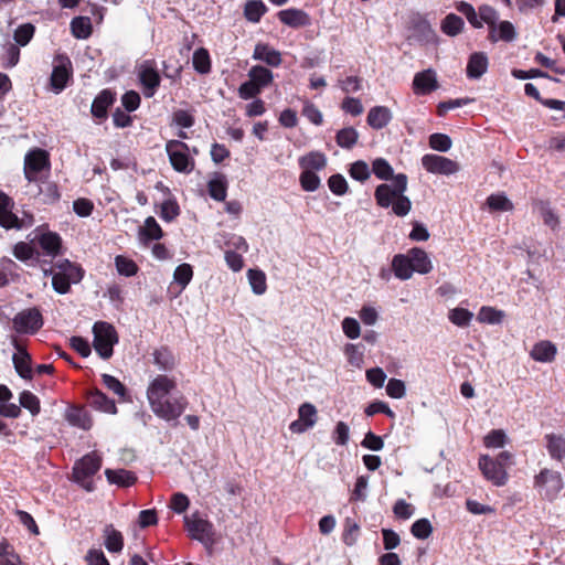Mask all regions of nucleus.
I'll return each instance as SVG.
<instances>
[{
  "mask_svg": "<svg viewBox=\"0 0 565 565\" xmlns=\"http://www.w3.org/2000/svg\"><path fill=\"white\" fill-rule=\"evenodd\" d=\"M178 388L174 376L158 374L147 387V399L152 413L166 420H177L188 408L189 401L180 392L173 394Z\"/></svg>",
  "mask_w": 565,
  "mask_h": 565,
  "instance_id": "nucleus-1",
  "label": "nucleus"
},
{
  "mask_svg": "<svg viewBox=\"0 0 565 565\" xmlns=\"http://www.w3.org/2000/svg\"><path fill=\"white\" fill-rule=\"evenodd\" d=\"M100 468L102 457L96 451H92L74 463L73 479L86 491L92 492L95 490L92 478L100 470Z\"/></svg>",
  "mask_w": 565,
  "mask_h": 565,
  "instance_id": "nucleus-2",
  "label": "nucleus"
},
{
  "mask_svg": "<svg viewBox=\"0 0 565 565\" xmlns=\"http://www.w3.org/2000/svg\"><path fill=\"white\" fill-rule=\"evenodd\" d=\"M93 347L97 354L108 360L114 354V345L118 343V333L115 327L105 321H97L93 326Z\"/></svg>",
  "mask_w": 565,
  "mask_h": 565,
  "instance_id": "nucleus-3",
  "label": "nucleus"
},
{
  "mask_svg": "<svg viewBox=\"0 0 565 565\" xmlns=\"http://www.w3.org/2000/svg\"><path fill=\"white\" fill-rule=\"evenodd\" d=\"M51 171L50 154L46 150L34 148L26 152L24 157V178L28 182H43L42 173L49 174Z\"/></svg>",
  "mask_w": 565,
  "mask_h": 565,
  "instance_id": "nucleus-4",
  "label": "nucleus"
},
{
  "mask_svg": "<svg viewBox=\"0 0 565 565\" xmlns=\"http://www.w3.org/2000/svg\"><path fill=\"white\" fill-rule=\"evenodd\" d=\"M166 152L172 168L180 173H191L194 170L195 161L190 156L189 146L182 140H168Z\"/></svg>",
  "mask_w": 565,
  "mask_h": 565,
  "instance_id": "nucleus-5",
  "label": "nucleus"
},
{
  "mask_svg": "<svg viewBox=\"0 0 565 565\" xmlns=\"http://www.w3.org/2000/svg\"><path fill=\"white\" fill-rule=\"evenodd\" d=\"M44 324L39 308H28L18 312L12 319V328L20 334H35Z\"/></svg>",
  "mask_w": 565,
  "mask_h": 565,
  "instance_id": "nucleus-6",
  "label": "nucleus"
},
{
  "mask_svg": "<svg viewBox=\"0 0 565 565\" xmlns=\"http://www.w3.org/2000/svg\"><path fill=\"white\" fill-rule=\"evenodd\" d=\"M563 479L559 472L542 469L539 475L534 477V488L539 493L547 500H553L563 489Z\"/></svg>",
  "mask_w": 565,
  "mask_h": 565,
  "instance_id": "nucleus-7",
  "label": "nucleus"
},
{
  "mask_svg": "<svg viewBox=\"0 0 565 565\" xmlns=\"http://www.w3.org/2000/svg\"><path fill=\"white\" fill-rule=\"evenodd\" d=\"M478 467L486 480L495 487H503L509 481V472L501 468L489 455H480Z\"/></svg>",
  "mask_w": 565,
  "mask_h": 565,
  "instance_id": "nucleus-8",
  "label": "nucleus"
},
{
  "mask_svg": "<svg viewBox=\"0 0 565 565\" xmlns=\"http://www.w3.org/2000/svg\"><path fill=\"white\" fill-rule=\"evenodd\" d=\"M424 169L435 174H454L459 170L456 161L438 154H425L422 158Z\"/></svg>",
  "mask_w": 565,
  "mask_h": 565,
  "instance_id": "nucleus-9",
  "label": "nucleus"
},
{
  "mask_svg": "<svg viewBox=\"0 0 565 565\" xmlns=\"http://www.w3.org/2000/svg\"><path fill=\"white\" fill-rule=\"evenodd\" d=\"M73 67L72 62L67 56H58V64L54 65L50 84L55 93H61L72 78Z\"/></svg>",
  "mask_w": 565,
  "mask_h": 565,
  "instance_id": "nucleus-10",
  "label": "nucleus"
},
{
  "mask_svg": "<svg viewBox=\"0 0 565 565\" xmlns=\"http://www.w3.org/2000/svg\"><path fill=\"white\" fill-rule=\"evenodd\" d=\"M185 526L191 539L204 544L213 541L214 529L209 520L193 515L192 519L185 518Z\"/></svg>",
  "mask_w": 565,
  "mask_h": 565,
  "instance_id": "nucleus-11",
  "label": "nucleus"
},
{
  "mask_svg": "<svg viewBox=\"0 0 565 565\" xmlns=\"http://www.w3.org/2000/svg\"><path fill=\"white\" fill-rule=\"evenodd\" d=\"M317 423V408L311 403H303L298 409V419L289 425V429L294 434H302L312 428Z\"/></svg>",
  "mask_w": 565,
  "mask_h": 565,
  "instance_id": "nucleus-12",
  "label": "nucleus"
},
{
  "mask_svg": "<svg viewBox=\"0 0 565 565\" xmlns=\"http://www.w3.org/2000/svg\"><path fill=\"white\" fill-rule=\"evenodd\" d=\"M42 254L55 258L62 254L63 241L58 233L47 231L35 237Z\"/></svg>",
  "mask_w": 565,
  "mask_h": 565,
  "instance_id": "nucleus-13",
  "label": "nucleus"
},
{
  "mask_svg": "<svg viewBox=\"0 0 565 565\" xmlns=\"http://www.w3.org/2000/svg\"><path fill=\"white\" fill-rule=\"evenodd\" d=\"M13 345L17 352L12 356V362L17 373L24 380H31L33 376L31 355L17 339H13Z\"/></svg>",
  "mask_w": 565,
  "mask_h": 565,
  "instance_id": "nucleus-14",
  "label": "nucleus"
},
{
  "mask_svg": "<svg viewBox=\"0 0 565 565\" xmlns=\"http://www.w3.org/2000/svg\"><path fill=\"white\" fill-rule=\"evenodd\" d=\"M86 401L92 408L98 412L113 415L117 414V406L115 401L110 399L97 387L90 388L86 392Z\"/></svg>",
  "mask_w": 565,
  "mask_h": 565,
  "instance_id": "nucleus-15",
  "label": "nucleus"
},
{
  "mask_svg": "<svg viewBox=\"0 0 565 565\" xmlns=\"http://www.w3.org/2000/svg\"><path fill=\"white\" fill-rule=\"evenodd\" d=\"M277 18L282 24L292 29L305 28L311 24L309 14L297 8L280 10L277 13Z\"/></svg>",
  "mask_w": 565,
  "mask_h": 565,
  "instance_id": "nucleus-16",
  "label": "nucleus"
},
{
  "mask_svg": "<svg viewBox=\"0 0 565 565\" xmlns=\"http://www.w3.org/2000/svg\"><path fill=\"white\" fill-rule=\"evenodd\" d=\"M115 102V92L109 88L102 89L92 103V115L97 119H106L108 116V108L113 106Z\"/></svg>",
  "mask_w": 565,
  "mask_h": 565,
  "instance_id": "nucleus-17",
  "label": "nucleus"
},
{
  "mask_svg": "<svg viewBox=\"0 0 565 565\" xmlns=\"http://www.w3.org/2000/svg\"><path fill=\"white\" fill-rule=\"evenodd\" d=\"M436 74L431 68L418 72L413 79V90L416 95H428L438 88Z\"/></svg>",
  "mask_w": 565,
  "mask_h": 565,
  "instance_id": "nucleus-18",
  "label": "nucleus"
},
{
  "mask_svg": "<svg viewBox=\"0 0 565 565\" xmlns=\"http://www.w3.org/2000/svg\"><path fill=\"white\" fill-rule=\"evenodd\" d=\"M65 419L75 427L89 430L93 427V417L84 406L72 405L66 409Z\"/></svg>",
  "mask_w": 565,
  "mask_h": 565,
  "instance_id": "nucleus-19",
  "label": "nucleus"
},
{
  "mask_svg": "<svg viewBox=\"0 0 565 565\" xmlns=\"http://www.w3.org/2000/svg\"><path fill=\"white\" fill-rule=\"evenodd\" d=\"M253 58L262 61L270 67H278L282 63L281 53L267 43H257L253 52Z\"/></svg>",
  "mask_w": 565,
  "mask_h": 565,
  "instance_id": "nucleus-20",
  "label": "nucleus"
},
{
  "mask_svg": "<svg viewBox=\"0 0 565 565\" xmlns=\"http://www.w3.org/2000/svg\"><path fill=\"white\" fill-rule=\"evenodd\" d=\"M139 81L143 87L145 96L152 97L160 86L161 77L154 67L143 66L139 72Z\"/></svg>",
  "mask_w": 565,
  "mask_h": 565,
  "instance_id": "nucleus-21",
  "label": "nucleus"
},
{
  "mask_svg": "<svg viewBox=\"0 0 565 565\" xmlns=\"http://www.w3.org/2000/svg\"><path fill=\"white\" fill-rule=\"evenodd\" d=\"M489 61L483 52H475L469 56L467 63V77L471 79L480 78L488 70Z\"/></svg>",
  "mask_w": 565,
  "mask_h": 565,
  "instance_id": "nucleus-22",
  "label": "nucleus"
},
{
  "mask_svg": "<svg viewBox=\"0 0 565 565\" xmlns=\"http://www.w3.org/2000/svg\"><path fill=\"white\" fill-rule=\"evenodd\" d=\"M557 353V349L554 343L548 340H542L534 344L530 352V356L537 362H552L554 361Z\"/></svg>",
  "mask_w": 565,
  "mask_h": 565,
  "instance_id": "nucleus-23",
  "label": "nucleus"
},
{
  "mask_svg": "<svg viewBox=\"0 0 565 565\" xmlns=\"http://www.w3.org/2000/svg\"><path fill=\"white\" fill-rule=\"evenodd\" d=\"M407 256L412 262V267H414V271L425 275L431 271L433 264L428 254L419 248L413 247L408 250Z\"/></svg>",
  "mask_w": 565,
  "mask_h": 565,
  "instance_id": "nucleus-24",
  "label": "nucleus"
},
{
  "mask_svg": "<svg viewBox=\"0 0 565 565\" xmlns=\"http://www.w3.org/2000/svg\"><path fill=\"white\" fill-rule=\"evenodd\" d=\"M392 120V113L385 106H374L367 114V125L373 129L380 130L386 127Z\"/></svg>",
  "mask_w": 565,
  "mask_h": 565,
  "instance_id": "nucleus-25",
  "label": "nucleus"
},
{
  "mask_svg": "<svg viewBox=\"0 0 565 565\" xmlns=\"http://www.w3.org/2000/svg\"><path fill=\"white\" fill-rule=\"evenodd\" d=\"M104 545L109 553H120L124 548V535L113 524L103 530Z\"/></svg>",
  "mask_w": 565,
  "mask_h": 565,
  "instance_id": "nucleus-26",
  "label": "nucleus"
},
{
  "mask_svg": "<svg viewBox=\"0 0 565 565\" xmlns=\"http://www.w3.org/2000/svg\"><path fill=\"white\" fill-rule=\"evenodd\" d=\"M13 207V199L0 190V226L4 230H11L12 222H15Z\"/></svg>",
  "mask_w": 565,
  "mask_h": 565,
  "instance_id": "nucleus-27",
  "label": "nucleus"
},
{
  "mask_svg": "<svg viewBox=\"0 0 565 565\" xmlns=\"http://www.w3.org/2000/svg\"><path fill=\"white\" fill-rule=\"evenodd\" d=\"M153 363L160 371L170 372L174 370L177 365L175 356L173 352L167 345H162L156 349L152 353Z\"/></svg>",
  "mask_w": 565,
  "mask_h": 565,
  "instance_id": "nucleus-28",
  "label": "nucleus"
},
{
  "mask_svg": "<svg viewBox=\"0 0 565 565\" xmlns=\"http://www.w3.org/2000/svg\"><path fill=\"white\" fill-rule=\"evenodd\" d=\"M163 236V231L153 216L145 220V225L139 228V239L142 244L151 241H159Z\"/></svg>",
  "mask_w": 565,
  "mask_h": 565,
  "instance_id": "nucleus-29",
  "label": "nucleus"
},
{
  "mask_svg": "<svg viewBox=\"0 0 565 565\" xmlns=\"http://www.w3.org/2000/svg\"><path fill=\"white\" fill-rule=\"evenodd\" d=\"M105 476L109 483L117 484L119 487H131L137 482V476L126 469H106Z\"/></svg>",
  "mask_w": 565,
  "mask_h": 565,
  "instance_id": "nucleus-30",
  "label": "nucleus"
},
{
  "mask_svg": "<svg viewBox=\"0 0 565 565\" xmlns=\"http://www.w3.org/2000/svg\"><path fill=\"white\" fill-rule=\"evenodd\" d=\"M546 448L552 459L562 461L565 458V437L557 434H546Z\"/></svg>",
  "mask_w": 565,
  "mask_h": 565,
  "instance_id": "nucleus-31",
  "label": "nucleus"
},
{
  "mask_svg": "<svg viewBox=\"0 0 565 565\" xmlns=\"http://www.w3.org/2000/svg\"><path fill=\"white\" fill-rule=\"evenodd\" d=\"M392 270L401 280L409 279L414 273L412 262L407 255L397 254L392 259Z\"/></svg>",
  "mask_w": 565,
  "mask_h": 565,
  "instance_id": "nucleus-32",
  "label": "nucleus"
},
{
  "mask_svg": "<svg viewBox=\"0 0 565 565\" xmlns=\"http://www.w3.org/2000/svg\"><path fill=\"white\" fill-rule=\"evenodd\" d=\"M299 166L302 170L319 171L326 168L327 157L320 151H311L299 158Z\"/></svg>",
  "mask_w": 565,
  "mask_h": 565,
  "instance_id": "nucleus-33",
  "label": "nucleus"
},
{
  "mask_svg": "<svg viewBox=\"0 0 565 565\" xmlns=\"http://www.w3.org/2000/svg\"><path fill=\"white\" fill-rule=\"evenodd\" d=\"M248 77L253 81L262 90L270 86L274 82L273 72L262 65H254L248 71Z\"/></svg>",
  "mask_w": 565,
  "mask_h": 565,
  "instance_id": "nucleus-34",
  "label": "nucleus"
},
{
  "mask_svg": "<svg viewBox=\"0 0 565 565\" xmlns=\"http://www.w3.org/2000/svg\"><path fill=\"white\" fill-rule=\"evenodd\" d=\"M71 32L79 40L88 39L93 33V24L89 17H75L71 21Z\"/></svg>",
  "mask_w": 565,
  "mask_h": 565,
  "instance_id": "nucleus-35",
  "label": "nucleus"
},
{
  "mask_svg": "<svg viewBox=\"0 0 565 565\" xmlns=\"http://www.w3.org/2000/svg\"><path fill=\"white\" fill-rule=\"evenodd\" d=\"M13 256L20 262L26 263L31 259L40 262L41 253L31 244L26 242H18L12 248Z\"/></svg>",
  "mask_w": 565,
  "mask_h": 565,
  "instance_id": "nucleus-36",
  "label": "nucleus"
},
{
  "mask_svg": "<svg viewBox=\"0 0 565 565\" xmlns=\"http://www.w3.org/2000/svg\"><path fill=\"white\" fill-rule=\"evenodd\" d=\"M267 10L262 0H249L244 6V17L252 23H258Z\"/></svg>",
  "mask_w": 565,
  "mask_h": 565,
  "instance_id": "nucleus-37",
  "label": "nucleus"
},
{
  "mask_svg": "<svg viewBox=\"0 0 565 565\" xmlns=\"http://www.w3.org/2000/svg\"><path fill=\"white\" fill-rule=\"evenodd\" d=\"M498 18V12L493 7L488 4H482L479 7V20L487 23L489 28L488 40H494V31Z\"/></svg>",
  "mask_w": 565,
  "mask_h": 565,
  "instance_id": "nucleus-38",
  "label": "nucleus"
},
{
  "mask_svg": "<svg viewBox=\"0 0 565 565\" xmlns=\"http://www.w3.org/2000/svg\"><path fill=\"white\" fill-rule=\"evenodd\" d=\"M516 31L510 21H501L495 24L494 40H489L492 43L498 41L512 42L516 39Z\"/></svg>",
  "mask_w": 565,
  "mask_h": 565,
  "instance_id": "nucleus-39",
  "label": "nucleus"
},
{
  "mask_svg": "<svg viewBox=\"0 0 565 565\" xmlns=\"http://www.w3.org/2000/svg\"><path fill=\"white\" fill-rule=\"evenodd\" d=\"M0 565H23L14 547L4 539L0 540Z\"/></svg>",
  "mask_w": 565,
  "mask_h": 565,
  "instance_id": "nucleus-40",
  "label": "nucleus"
},
{
  "mask_svg": "<svg viewBox=\"0 0 565 565\" xmlns=\"http://www.w3.org/2000/svg\"><path fill=\"white\" fill-rule=\"evenodd\" d=\"M463 25L465 22L459 15L449 13L441 21V31L449 36H456L462 31Z\"/></svg>",
  "mask_w": 565,
  "mask_h": 565,
  "instance_id": "nucleus-41",
  "label": "nucleus"
},
{
  "mask_svg": "<svg viewBox=\"0 0 565 565\" xmlns=\"http://www.w3.org/2000/svg\"><path fill=\"white\" fill-rule=\"evenodd\" d=\"M194 70L200 74H207L211 72V57L206 49L200 47L194 51L192 58Z\"/></svg>",
  "mask_w": 565,
  "mask_h": 565,
  "instance_id": "nucleus-42",
  "label": "nucleus"
},
{
  "mask_svg": "<svg viewBox=\"0 0 565 565\" xmlns=\"http://www.w3.org/2000/svg\"><path fill=\"white\" fill-rule=\"evenodd\" d=\"M359 139V132L353 127H345L337 132L335 141L339 147L351 149L355 146Z\"/></svg>",
  "mask_w": 565,
  "mask_h": 565,
  "instance_id": "nucleus-43",
  "label": "nucleus"
},
{
  "mask_svg": "<svg viewBox=\"0 0 565 565\" xmlns=\"http://www.w3.org/2000/svg\"><path fill=\"white\" fill-rule=\"evenodd\" d=\"M395 196L396 193L392 190V186L386 183L377 185L374 192L376 204L383 209L390 207Z\"/></svg>",
  "mask_w": 565,
  "mask_h": 565,
  "instance_id": "nucleus-44",
  "label": "nucleus"
},
{
  "mask_svg": "<svg viewBox=\"0 0 565 565\" xmlns=\"http://www.w3.org/2000/svg\"><path fill=\"white\" fill-rule=\"evenodd\" d=\"M504 318V312L502 310H498L493 307L483 306L479 310L478 321L482 323L489 324H498L501 323Z\"/></svg>",
  "mask_w": 565,
  "mask_h": 565,
  "instance_id": "nucleus-45",
  "label": "nucleus"
},
{
  "mask_svg": "<svg viewBox=\"0 0 565 565\" xmlns=\"http://www.w3.org/2000/svg\"><path fill=\"white\" fill-rule=\"evenodd\" d=\"M115 265L118 274L125 277L135 276L139 270L136 262L124 255H117L115 257Z\"/></svg>",
  "mask_w": 565,
  "mask_h": 565,
  "instance_id": "nucleus-46",
  "label": "nucleus"
},
{
  "mask_svg": "<svg viewBox=\"0 0 565 565\" xmlns=\"http://www.w3.org/2000/svg\"><path fill=\"white\" fill-rule=\"evenodd\" d=\"M248 281L256 295H263L267 289L266 275L260 269H248Z\"/></svg>",
  "mask_w": 565,
  "mask_h": 565,
  "instance_id": "nucleus-47",
  "label": "nucleus"
},
{
  "mask_svg": "<svg viewBox=\"0 0 565 565\" xmlns=\"http://www.w3.org/2000/svg\"><path fill=\"white\" fill-rule=\"evenodd\" d=\"M372 172L377 179L384 181L391 180L394 173L392 166L384 158H376L372 162Z\"/></svg>",
  "mask_w": 565,
  "mask_h": 565,
  "instance_id": "nucleus-48",
  "label": "nucleus"
},
{
  "mask_svg": "<svg viewBox=\"0 0 565 565\" xmlns=\"http://www.w3.org/2000/svg\"><path fill=\"white\" fill-rule=\"evenodd\" d=\"M193 277L192 266L188 263H183L174 269L173 279L175 284H178L182 289H184L191 281Z\"/></svg>",
  "mask_w": 565,
  "mask_h": 565,
  "instance_id": "nucleus-49",
  "label": "nucleus"
},
{
  "mask_svg": "<svg viewBox=\"0 0 565 565\" xmlns=\"http://www.w3.org/2000/svg\"><path fill=\"white\" fill-rule=\"evenodd\" d=\"M487 205L491 211L508 212L513 210V203L503 194H491L487 199Z\"/></svg>",
  "mask_w": 565,
  "mask_h": 565,
  "instance_id": "nucleus-50",
  "label": "nucleus"
},
{
  "mask_svg": "<svg viewBox=\"0 0 565 565\" xmlns=\"http://www.w3.org/2000/svg\"><path fill=\"white\" fill-rule=\"evenodd\" d=\"M20 406L28 409L33 416L38 415L41 411L40 399L30 391H23L19 397Z\"/></svg>",
  "mask_w": 565,
  "mask_h": 565,
  "instance_id": "nucleus-51",
  "label": "nucleus"
},
{
  "mask_svg": "<svg viewBox=\"0 0 565 565\" xmlns=\"http://www.w3.org/2000/svg\"><path fill=\"white\" fill-rule=\"evenodd\" d=\"M2 60V67L4 68H12L14 67L20 60V49L17 44L8 43L4 46V52L1 56Z\"/></svg>",
  "mask_w": 565,
  "mask_h": 565,
  "instance_id": "nucleus-52",
  "label": "nucleus"
},
{
  "mask_svg": "<svg viewBox=\"0 0 565 565\" xmlns=\"http://www.w3.org/2000/svg\"><path fill=\"white\" fill-rule=\"evenodd\" d=\"M49 274H52V287L57 294L65 295L70 292L72 282L68 280L64 273L53 274L52 269L44 270V275Z\"/></svg>",
  "mask_w": 565,
  "mask_h": 565,
  "instance_id": "nucleus-53",
  "label": "nucleus"
},
{
  "mask_svg": "<svg viewBox=\"0 0 565 565\" xmlns=\"http://www.w3.org/2000/svg\"><path fill=\"white\" fill-rule=\"evenodd\" d=\"M411 533L418 540H426L433 533V526L428 519H419L411 526Z\"/></svg>",
  "mask_w": 565,
  "mask_h": 565,
  "instance_id": "nucleus-54",
  "label": "nucleus"
},
{
  "mask_svg": "<svg viewBox=\"0 0 565 565\" xmlns=\"http://www.w3.org/2000/svg\"><path fill=\"white\" fill-rule=\"evenodd\" d=\"M209 194L215 201L222 202L227 194V184L223 179H213L207 184Z\"/></svg>",
  "mask_w": 565,
  "mask_h": 565,
  "instance_id": "nucleus-55",
  "label": "nucleus"
},
{
  "mask_svg": "<svg viewBox=\"0 0 565 565\" xmlns=\"http://www.w3.org/2000/svg\"><path fill=\"white\" fill-rule=\"evenodd\" d=\"M35 32V26L31 23H24L17 28L14 31V41L18 45L25 46L32 40Z\"/></svg>",
  "mask_w": 565,
  "mask_h": 565,
  "instance_id": "nucleus-56",
  "label": "nucleus"
},
{
  "mask_svg": "<svg viewBox=\"0 0 565 565\" xmlns=\"http://www.w3.org/2000/svg\"><path fill=\"white\" fill-rule=\"evenodd\" d=\"M40 194L43 196V203L45 204H54L61 198L55 182H43V186L40 188Z\"/></svg>",
  "mask_w": 565,
  "mask_h": 565,
  "instance_id": "nucleus-57",
  "label": "nucleus"
},
{
  "mask_svg": "<svg viewBox=\"0 0 565 565\" xmlns=\"http://www.w3.org/2000/svg\"><path fill=\"white\" fill-rule=\"evenodd\" d=\"M507 443V435L502 429H492L483 438L487 448H501Z\"/></svg>",
  "mask_w": 565,
  "mask_h": 565,
  "instance_id": "nucleus-58",
  "label": "nucleus"
},
{
  "mask_svg": "<svg viewBox=\"0 0 565 565\" xmlns=\"http://www.w3.org/2000/svg\"><path fill=\"white\" fill-rule=\"evenodd\" d=\"M300 185L305 191L313 192L320 186V178L313 171L302 170L300 173Z\"/></svg>",
  "mask_w": 565,
  "mask_h": 565,
  "instance_id": "nucleus-59",
  "label": "nucleus"
},
{
  "mask_svg": "<svg viewBox=\"0 0 565 565\" xmlns=\"http://www.w3.org/2000/svg\"><path fill=\"white\" fill-rule=\"evenodd\" d=\"M349 173L352 179L360 182H365L371 175L370 168L363 160L353 162L350 167Z\"/></svg>",
  "mask_w": 565,
  "mask_h": 565,
  "instance_id": "nucleus-60",
  "label": "nucleus"
},
{
  "mask_svg": "<svg viewBox=\"0 0 565 565\" xmlns=\"http://www.w3.org/2000/svg\"><path fill=\"white\" fill-rule=\"evenodd\" d=\"M457 10L462 13L468 22L476 29L482 28V22L479 20V12L477 13L472 4L461 1L457 6Z\"/></svg>",
  "mask_w": 565,
  "mask_h": 565,
  "instance_id": "nucleus-61",
  "label": "nucleus"
},
{
  "mask_svg": "<svg viewBox=\"0 0 565 565\" xmlns=\"http://www.w3.org/2000/svg\"><path fill=\"white\" fill-rule=\"evenodd\" d=\"M451 139L445 134L435 132L429 136V147L434 150L446 152L451 148Z\"/></svg>",
  "mask_w": 565,
  "mask_h": 565,
  "instance_id": "nucleus-62",
  "label": "nucleus"
},
{
  "mask_svg": "<svg viewBox=\"0 0 565 565\" xmlns=\"http://www.w3.org/2000/svg\"><path fill=\"white\" fill-rule=\"evenodd\" d=\"M103 384L111 391L114 394L118 395L121 398H125L127 395V388L126 386L115 376L109 374H103L102 375Z\"/></svg>",
  "mask_w": 565,
  "mask_h": 565,
  "instance_id": "nucleus-63",
  "label": "nucleus"
},
{
  "mask_svg": "<svg viewBox=\"0 0 565 565\" xmlns=\"http://www.w3.org/2000/svg\"><path fill=\"white\" fill-rule=\"evenodd\" d=\"M472 317V312L465 308H455L449 312V320L458 327L468 326Z\"/></svg>",
  "mask_w": 565,
  "mask_h": 565,
  "instance_id": "nucleus-64",
  "label": "nucleus"
}]
</instances>
